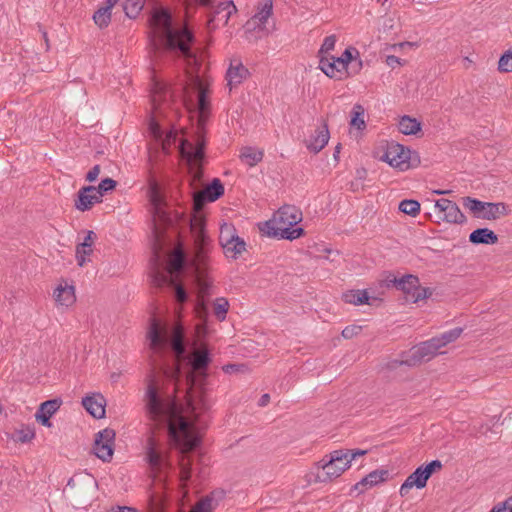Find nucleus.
<instances>
[{"instance_id":"61","label":"nucleus","mask_w":512,"mask_h":512,"mask_svg":"<svg viewBox=\"0 0 512 512\" xmlns=\"http://www.w3.org/2000/svg\"><path fill=\"white\" fill-rule=\"evenodd\" d=\"M189 3L201 5L203 7H213V0H186Z\"/></svg>"},{"instance_id":"2","label":"nucleus","mask_w":512,"mask_h":512,"mask_svg":"<svg viewBox=\"0 0 512 512\" xmlns=\"http://www.w3.org/2000/svg\"><path fill=\"white\" fill-rule=\"evenodd\" d=\"M150 30L149 54L154 66H158L165 55L183 57L186 62L185 83L181 85L184 105L198 111L197 130L193 140L182 138L179 153L189 167L193 182H200L203 176L205 159V124L209 111L208 88L198 74L200 59L191 47L195 42L194 34L187 27H177L172 16L165 9H154L149 18Z\"/></svg>"},{"instance_id":"62","label":"nucleus","mask_w":512,"mask_h":512,"mask_svg":"<svg viewBox=\"0 0 512 512\" xmlns=\"http://www.w3.org/2000/svg\"><path fill=\"white\" fill-rule=\"evenodd\" d=\"M270 401L269 394H263L259 400V406H266Z\"/></svg>"},{"instance_id":"17","label":"nucleus","mask_w":512,"mask_h":512,"mask_svg":"<svg viewBox=\"0 0 512 512\" xmlns=\"http://www.w3.org/2000/svg\"><path fill=\"white\" fill-rule=\"evenodd\" d=\"M146 459L151 469L155 472H160L170 465L168 459L158 450L156 440L153 436L148 439Z\"/></svg>"},{"instance_id":"14","label":"nucleus","mask_w":512,"mask_h":512,"mask_svg":"<svg viewBox=\"0 0 512 512\" xmlns=\"http://www.w3.org/2000/svg\"><path fill=\"white\" fill-rule=\"evenodd\" d=\"M114 440L115 431L113 429L106 428L102 431H99L95 435L93 448L95 455L102 461L109 462L113 456Z\"/></svg>"},{"instance_id":"8","label":"nucleus","mask_w":512,"mask_h":512,"mask_svg":"<svg viewBox=\"0 0 512 512\" xmlns=\"http://www.w3.org/2000/svg\"><path fill=\"white\" fill-rule=\"evenodd\" d=\"M187 265L186 254L182 248H176L165 267V270L156 268L153 274V284L162 287L165 284H175V279H179Z\"/></svg>"},{"instance_id":"54","label":"nucleus","mask_w":512,"mask_h":512,"mask_svg":"<svg viewBox=\"0 0 512 512\" xmlns=\"http://www.w3.org/2000/svg\"><path fill=\"white\" fill-rule=\"evenodd\" d=\"M360 331H361V327H360V326H356V325H353V326H347V327H345V328L342 330V336H343L345 339H351V338H353L355 335H357Z\"/></svg>"},{"instance_id":"25","label":"nucleus","mask_w":512,"mask_h":512,"mask_svg":"<svg viewBox=\"0 0 512 512\" xmlns=\"http://www.w3.org/2000/svg\"><path fill=\"white\" fill-rule=\"evenodd\" d=\"M233 12H236V7L232 1L220 3L214 9L212 17L208 20V27L214 28L216 21H222L223 24H227Z\"/></svg>"},{"instance_id":"20","label":"nucleus","mask_w":512,"mask_h":512,"mask_svg":"<svg viewBox=\"0 0 512 512\" xmlns=\"http://www.w3.org/2000/svg\"><path fill=\"white\" fill-rule=\"evenodd\" d=\"M329 138L328 125L323 121V125L315 130V134L306 140V147L309 151L318 153L327 145Z\"/></svg>"},{"instance_id":"36","label":"nucleus","mask_w":512,"mask_h":512,"mask_svg":"<svg viewBox=\"0 0 512 512\" xmlns=\"http://www.w3.org/2000/svg\"><path fill=\"white\" fill-rule=\"evenodd\" d=\"M146 0H125L123 9L129 18H136L142 11Z\"/></svg>"},{"instance_id":"13","label":"nucleus","mask_w":512,"mask_h":512,"mask_svg":"<svg viewBox=\"0 0 512 512\" xmlns=\"http://www.w3.org/2000/svg\"><path fill=\"white\" fill-rule=\"evenodd\" d=\"M410 154L411 151L408 148L398 143H392L388 145L381 159L400 171H406L411 167Z\"/></svg>"},{"instance_id":"46","label":"nucleus","mask_w":512,"mask_h":512,"mask_svg":"<svg viewBox=\"0 0 512 512\" xmlns=\"http://www.w3.org/2000/svg\"><path fill=\"white\" fill-rule=\"evenodd\" d=\"M93 253V249L91 247H86L83 245H77L76 247V259L77 263L80 267H83L89 259H87L88 256H90Z\"/></svg>"},{"instance_id":"55","label":"nucleus","mask_w":512,"mask_h":512,"mask_svg":"<svg viewBox=\"0 0 512 512\" xmlns=\"http://www.w3.org/2000/svg\"><path fill=\"white\" fill-rule=\"evenodd\" d=\"M494 507L500 509V512H512V495Z\"/></svg>"},{"instance_id":"6","label":"nucleus","mask_w":512,"mask_h":512,"mask_svg":"<svg viewBox=\"0 0 512 512\" xmlns=\"http://www.w3.org/2000/svg\"><path fill=\"white\" fill-rule=\"evenodd\" d=\"M302 220L301 211L292 205H284L263 223H259V230L266 236L277 239L294 240L303 233V228H292Z\"/></svg>"},{"instance_id":"9","label":"nucleus","mask_w":512,"mask_h":512,"mask_svg":"<svg viewBox=\"0 0 512 512\" xmlns=\"http://www.w3.org/2000/svg\"><path fill=\"white\" fill-rule=\"evenodd\" d=\"M441 348L437 344L434 337L430 340L424 341L419 345L412 347L406 358L403 360H393L389 363V368L395 369L400 365L416 366L423 361H429L435 357Z\"/></svg>"},{"instance_id":"56","label":"nucleus","mask_w":512,"mask_h":512,"mask_svg":"<svg viewBox=\"0 0 512 512\" xmlns=\"http://www.w3.org/2000/svg\"><path fill=\"white\" fill-rule=\"evenodd\" d=\"M100 171H101L100 166H99V165H95V166H94V167H92V168L88 171V173L86 174V180H87L88 182H93V181H95V180L98 178V176H99V174H100Z\"/></svg>"},{"instance_id":"48","label":"nucleus","mask_w":512,"mask_h":512,"mask_svg":"<svg viewBox=\"0 0 512 512\" xmlns=\"http://www.w3.org/2000/svg\"><path fill=\"white\" fill-rule=\"evenodd\" d=\"M167 285L174 289V297L178 303L182 304V303L186 302V300L188 298L187 292H186L185 288L181 284L178 283V279H175V284H167Z\"/></svg>"},{"instance_id":"5","label":"nucleus","mask_w":512,"mask_h":512,"mask_svg":"<svg viewBox=\"0 0 512 512\" xmlns=\"http://www.w3.org/2000/svg\"><path fill=\"white\" fill-rule=\"evenodd\" d=\"M151 102L153 116L149 124L150 134L157 142H160L162 150L165 153H169L171 146L177 141V131L170 130L163 137V131L157 119L164 115L165 109L173 103V94L170 88L164 83L155 82L152 89Z\"/></svg>"},{"instance_id":"64","label":"nucleus","mask_w":512,"mask_h":512,"mask_svg":"<svg viewBox=\"0 0 512 512\" xmlns=\"http://www.w3.org/2000/svg\"><path fill=\"white\" fill-rule=\"evenodd\" d=\"M117 2L118 0H107V5L105 7H109V10L111 11Z\"/></svg>"},{"instance_id":"12","label":"nucleus","mask_w":512,"mask_h":512,"mask_svg":"<svg viewBox=\"0 0 512 512\" xmlns=\"http://www.w3.org/2000/svg\"><path fill=\"white\" fill-rule=\"evenodd\" d=\"M219 242L226 257L236 259L246 250L245 241L235 233L232 225L224 224L220 228Z\"/></svg>"},{"instance_id":"24","label":"nucleus","mask_w":512,"mask_h":512,"mask_svg":"<svg viewBox=\"0 0 512 512\" xmlns=\"http://www.w3.org/2000/svg\"><path fill=\"white\" fill-rule=\"evenodd\" d=\"M150 199L155 209L154 221L171 225L172 219L161 208L162 199L156 182L150 185Z\"/></svg>"},{"instance_id":"59","label":"nucleus","mask_w":512,"mask_h":512,"mask_svg":"<svg viewBox=\"0 0 512 512\" xmlns=\"http://www.w3.org/2000/svg\"><path fill=\"white\" fill-rule=\"evenodd\" d=\"M107 512H136V510L128 506H116L112 507Z\"/></svg>"},{"instance_id":"15","label":"nucleus","mask_w":512,"mask_h":512,"mask_svg":"<svg viewBox=\"0 0 512 512\" xmlns=\"http://www.w3.org/2000/svg\"><path fill=\"white\" fill-rule=\"evenodd\" d=\"M435 207L440 213H443L442 219L448 223L462 224L466 221V217L458 205L449 199L442 198L437 200Z\"/></svg>"},{"instance_id":"7","label":"nucleus","mask_w":512,"mask_h":512,"mask_svg":"<svg viewBox=\"0 0 512 512\" xmlns=\"http://www.w3.org/2000/svg\"><path fill=\"white\" fill-rule=\"evenodd\" d=\"M346 454V452L339 449L324 456L316 464L314 481L325 483L341 476L342 473L350 467V464L346 459Z\"/></svg>"},{"instance_id":"11","label":"nucleus","mask_w":512,"mask_h":512,"mask_svg":"<svg viewBox=\"0 0 512 512\" xmlns=\"http://www.w3.org/2000/svg\"><path fill=\"white\" fill-rule=\"evenodd\" d=\"M223 194L224 186L218 178H214L206 188L200 192L195 193L193 197V207L196 213L190 217L189 224L191 225V221L196 217H201L202 221H204V217L200 214V211L204 207L205 203L214 202ZM203 231L205 232V222H203Z\"/></svg>"},{"instance_id":"34","label":"nucleus","mask_w":512,"mask_h":512,"mask_svg":"<svg viewBox=\"0 0 512 512\" xmlns=\"http://www.w3.org/2000/svg\"><path fill=\"white\" fill-rule=\"evenodd\" d=\"M344 301L349 304L362 305L370 304L366 290H352L343 295Z\"/></svg>"},{"instance_id":"19","label":"nucleus","mask_w":512,"mask_h":512,"mask_svg":"<svg viewBox=\"0 0 512 512\" xmlns=\"http://www.w3.org/2000/svg\"><path fill=\"white\" fill-rule=\"evenodd\" d=\"M68 488H76L79 495L95 491L97 482L95 478L88 473L76 474L68 480Z\"/></svg>"},{"instance_id":"60","label":"nucleus","mask_w":512,"mask_h":512,"mask_svg":"<svg viewBox=\"0 0 512 512\" xmlns=\"http://www.w3.org/2000/svg\"><path fill=\"white\" fill-rule=\"evenodd\" d=\"M334 60H335V63H336V66H338V68L342 69V74L343 73H347L348 74V65L344 62V60L341 58V57H334Z\"/></svg>"},{"instance_id":"63","label":"nucleus","mask_w":512,"mask_h":512,"mask_svg":"<svg viewBox=\"0 0 512 512\" xmlns=\"http://www.w3.org/2000/svg\"><path fill=\"white\" fill-rule=\"evenodd\" d=\"M121 376V373L120 372H113L111 375H110V379L112 382H117L118 379L120 378Z\"/></svg>"},{"instance_id":"35","label":"nucleus","mask_w":512,"mask_h":512,"mask_svg":"<svg viewBox=\"0 0 512 512\" xmlns=\"http://www.w3.org/2000/svg\"><path fill=\"white\" fill-rule=\"evenodd\" d=\"M344 62L349 65L353 61L356 62L354 73H358L362 69V60L359 58V51L354 47H348L340 56Z\"/></svg>"},{"instance_id":"21","label":"nucleus","mask_w":512,"mask_h":512,"mask_svg":"<svg viewBox=\"0 0 512 512\" xmlns=\"http://www.w3.org/2000/svg\"><path fill=\"white\" fill-rule=\"evenodd\" d=\"M62 404L61 399L55 398L41 403L35 414L36 420L43 426L50 427V418L55 414Z\"/></svg>"},{"instance_id":"22","label":"nucleus","mask_w":512,"mask_h":512,"mask_svg":"<svg viewBox=\"0 0 512 512\" xmlns=\"http://www.w3.org/2000/svg\"><path fill=\"white\" fill-rule=\"evenodd\" d=\"M82 405L96 419H101L105 416L106 400L99 393L84 397Z\"/></svg>"},{"instance_id":"18","label":"nucleus","mask_w":512,"mask_h":512,"mask_svg":"<svg viewBox=\"0 0 512 512\" xmlns=\"http://www.w3.org/2000/svg\"><path fill=\"white\" fill-rule=\"evenodd\" d=\"M259 11L246 22L247 30L264 29V25L272 14V0H260Z\"/></svg>"},{"instance_id":"51","label":"nucleus","mask_w":512,"mask_h":512,"mask_svg":"<svg viewBox=\"0 0 512 512\" xmlns=\"http://www.w3.org/2000/svg\"><path fill=\"white\" fill-rule=\"evenodd\" d=\"M225 373H244L248 371V367L245 364H227L223 366Z\"/></svg>"},{"instance_id":"26","label":"nucleus","mask_w":512,"mask_h":512,"mask_svg":"<svg viewBox=\"0 0 512 512\" xmlns=\"http://www.w3.org/2000/svg\"><path fill=\"white\" fill-rule=\"evenodd\" d=\"M426 484H427V480L425 479L424 474L419 466L418 468H416V470L413 473H411L406 478V480L401 485L400 491H399L400 495L402 497H404L409 493V491L413 487H416L417 489H422L426 486Z\"/></svg>"},{"instance_id":"49","label":"nucleus","mask_w":512,"mask_h":512,"mask_svg":"<svg viewBox=\"0 0 512 512\" xmlns=\"http://www.w3.org/2000/svg\"><path fill=\"white\" fill-rule=\"evenodd\" d=\"M420 468L424 474L425 479L428 481V479L435 471L442 468V463L440 460H433L426 465H421Z\"/></svg>"},{"instance_id":"37","label":"nucleus","mask_w":512,"mask_h":512,"mask_svg":"<svg viewBox=\"0 0 512 512\" xmlns=\"http://www.w3.org/2000/svg\"><path fill=\"white\" fill-rule=\"evenodd\" d=\"M463 332L462 328H454L450 331L444 332L438 337H434V339L437 341V344L440 348L446 346L447 344L454 342L456 339H458Z\"/></svg>"},{"instance_id":"47","label":"nucleus","mask_w":512,"mask_h":512,"mask_svg":"<svg viewBox=\"0 0 512 512\" xmlns=\"http://www.w3.org/2000/svg\"><path fill=\"white\" fill-rule=\"evenodd\" d=\"M336 41L337 39L335 35L327 36L318 52L319 57L321 58L322 56H326L330 51H332L335 48Z\"/></svg>"},{"instance_id":"44","label":"nucleus","mask_w":512,"mask_h":512,"mask_svg":"<svg viewBox=\"0 0 512 512\" xmlns=\"http://www.w3.org/2000/svg\"><path fill=\"white\" fill-rule=\"evenodd\" d=\"M498 70L503 73L512 71V50L506 51L498 61Z\"/></svg>"},{"instance_id":"3","label":"nucleus","mask_w":512,"mask_h":512,"mask_svg":"<svg viewBox=\"0 0 512 512\" xmlns=\"http://www.w3.org/2000/svg\"><path fill=\"white\" fill-rule=\"evenodd\" d=\"M147 338L155 368H159L167 379L178 380L182 373L181 362L187 358L183 327L161 325L157 319L153 318Z\"/></svg>"},{"instance_id":"40","label":"nucleus","mask_w":512,"mask_h":512,"mask_svg":"<svg viewBox=\"0 0 512 512\" xmlns=\"http://www.w3.org/2000/svg\"><path fill=\"white\" fill-rule=\"evenodd\" d=\"M462 202H463V206L467 209H469L470 211H472L476 217H478V214H482L484 212V209H485V203L486 202H482L478 199H475V198H472V197H464L462 199Z\"/></svg>"},{"instance_id":"23","label":"nucleus","mask_w":512,"mask_h":512,"mask_svg":"<svg viewBox=\"0 0 512 512\" xmlns=\"http://www.w3.org/2000/svg\"><path fill=\"white\" fill-rule=\"evenodd\" d=\"M248 75V69L239 60H232L226 73L227 85L230 90L241 84Z\"/></svg>"},{"instance_id":"1","label":"nucleus","mask_w":512,"mask_h":512,"mask_svg":"<svg viewBox=\"0 0 512 512\" xmlns=\"http://www.w3.org/2000/svg\"><path fill=\"white\" fill-rule=\"evenodd\" d=\"M211 362L206 348L195 351L189 358L190 370L186 373L187 408L184 409L176 399L164 392L153 374L148 377L144 394V411L152 433L165 428L169 439L179 450L180 481L183 486L192 477V459L190 453L200 444L197 432V418L210 409L207 397L206 369Z\"/></svg>"},{"instance_id":"31","label":"nucleus","mask_w":512,"mask_h":512,"mask_svg":"<svg viewBox=\"0 0 512 512\" xmlns=\"http://www.w3.org/2000/svg\"><path fill=\"white\" fill-rule=\"evenodd\" d=\"M319 68L322 70L330 78H338L342 79V76H337V74H342V69L336 66L334 57L322 56L319 60Z\"/></svg>"},{"instance_id":"27","label":"nucleus","mask_w":512,"mask_h":512,"mask_svg":"<svg viewBox=\"0 0 512 512\" xmlns=\"http://www.w3.org/2000/svg\"><path fill=\"white\" fill-rule=\"evenodd\" d=\"M387 470H374L355 484L354 489L363 492L368 487H373L386 480Z\"/></svg>"},{"instance_id":"42","label":"nucleus","mask_w":512,"mask_h":512,"mask_svg":"<svg viewBox=\"0 0 512 512\" xmlns=\"http://www.w3.org/2000/svg\"><path fill=\"white\" fill-rule=\"evenodd\" d=\"M35 436V430L32 427H24L22 429L16 430L13 438L17 442L27 443L31 441Z\"/></svg>"},{"instance_id":"53","label":"nucleus","mask_w":512,"mask_h":512,"mask_svg":"<svg viewBox=\"0 0 512 512\" xmlns=\"http://www.w3.org/2000/svg\"><path fill=\"white\" fill-rule=\"evenodd\" d=\"M195 310L198 317L205 318L207 316L208 309L204 298H198Z\"/></svg>"},{"instance_id":"4","label":"nucleus","mask_w":512,"mask_h":512,"mask_svg":"<svg viewBox=\"0 0 512 512\" xmlns=\"http://www.w3.org/2000/svg\"><path fill=\"white\" fill-rule=\"evenodd\" d=\"M191 233L194 239V255L190 265L195 273L198 298L205 299L211 288V281L206 277L210 239L203 231L201 217H196L191 221Z\"/></svg>"},{"instance_id":"58","label":"nucleus","mask_w":512,"mask_h":512,"mask_svg":"<svg viewBox=\"0 0 512 512\" xmlns=\"http://www.w3.org/2000/svg\"><path fill=\"white\" fill-rule=\"evenodd\" d=\"M386 64L392 68H395L397 65H401L402 63L400 58L394 55H389L386 58Z\"/></svg>"},{"instance_id":"50","label":"nucleus","mask_w":512,"mask_h":512,"mask_svg":"<svg viewBox=\"0 0 512 512\" xmlns=\"http://www.w3.org/2000/svg\"><path fill=\"white\" fill-rule=\"evenodd\" d=\"M116 185H117V182L115 180H113L112 178H105L99 183V185L96 187V189H97V191H99V193H100L99 195L102 198L105 193L114 190Z\"/></svg>"},{"instance_id":"57","label":"nucleus","mask_w":512,"mask_h":512,"mask_svg":"<svg viewBox=\"0 0 512 512\" xmlns=\"http://www.w3.org/2000/svg\"><path fill=\"white\" fill-rule=\"evenodd\" d=\"M96 239V234L93 232V231H88L87 234H86V237L84 238V241L82 243H80L79 245H83V246H86V247H91L93 246L94 244V241Z\"/></svg>"},{"instance_id":"38","label":"nucleus","mask_w":512,"mask_h":512,"mask_svg":"<svg viewBox=\"0 0 512 512\" xmlns=\"http://www.w3.org/2000/svg\"><path fill=\"white\" fill-rule=\"evenodd\" d=\"M93 20L100 28H105L111 21V11L109 7L99 8L93 15Z\"/></svg>"},{"instance_id":"33","label":"nucleus","mask_w":512,"mask_h":512,"mask_svg":"<svg viewBox=\"0 0 512 512\" xmlns=\"http://www.w3.org/2000/svg\"><path fill=\"white\" fill-rule=\"evenodd\" d=\"M240 159L250 167L255 166L263 159V152L252 147H244L240 153Z\"/></svg>"},{"instance_id":"41","label":"nucleus","mask_w":512,"mask_h":512,"mask_svg":"<svg viewBox=\"0 0 512 512\" xmlns=\"http://www.w3.org/2000/svg\"><path fill=\"white\" fill-rule=\"evenodd\" d=\"M363 116L364 108L359 104L355 105L353 107V116L351 118L350 125L356 127L359 130L364 129L366 124Z\"/></svg>"},{"instance_id":"32","label":"nucleus","mask_w":512,"mask_h":512,"mask_svg":"<svg viewBox=\"0 0 512 512\" xmlns=\"http://www.w3.org/2000/svg\"><path fill=\"white\" fill-rule=\"evenodd\" d=\"M421 130V123L410 116L404 115L399 121V131L404 135H415Z\"/></svg>"},{"instance_id":"45","label":"nucleus","mask_w":512,"mask_h":512,"mask_svg":"<svg viewBox=\"0 0 512 512\" xmlns=\"http://www.w3.org/2000/svg\"><path fill=\"white\" fill-rule=\"evenodd\" d=\"M213 497L206 496L202 498L190 512H211L214 508Z\"/></svg>"},{"instance_id":"52","label":"nucleus","mask_w":512,"mask_h":512,"mask_svg":"<svg viewBox=\"0 0 512 512\" xmlns=\"http://www.w3.org/2000/svg\"><path fill=\"white\" fill-rule=\"evenodd\" d=\"M343 452H346V459L350 464L352 460H354L358 456H363L367 453V450L361 449H342Z\"/></svg>"},{"instance_id":"10","label":"nucleus","mask_w":512,"mask_h":512,"mask_svg":"<svg viewBox=\"0 0 512 512\" xmlns=\"http://www.w3.org/2000/svg\"><path fill=\"white\" fill-rule=\"evenodd\" d=\"M392 283L396 289L406 295V300L412 303L424 300L432 295L430 288L420 286L419 278L416 275L407 274L401 278H394Z\"/></svg>"},{"instance_id":"29","label":"nucleus","mask_w":512,"mask_h":512,"mask_svg":"<svg viewBox=\"0 0 512 512\" xmlns=\"http://www.w3.org/2000/svg\"><path fill=\"white\" fill-rule=\"evenodd\" d=\"M55 301L61 306H71L76 301L75 288L72 285H59L54 291Z\"/></svg>"},{"instance_id":"16","label":"nucleus","mask_w":512,"mask_h":512,"mask_svg":"<svg viewBox=\"0 0 512 512\" xmlns=\"http://www.w3.org/2000/svg\"><path fill=\"white\" fill-rule=\"evenodd\" d=\"M95 186H84L78 191V197L75 200V207L79 211L90 210L95 203L102 202V198L99 195Z\"/></svg>"},{"instance_id":"30","label":"nucleus","mask_w":512,"mask_h":512,"mask_svg":"<svg viewBox=\"0 0 512 512\" xmlns=\"http://www.w3.org/2000/svg\"><path fill=\"white\" fill-rule=\"evenodd\" d=\"M472 244L493 245L498 242V236L488 228H478L469 235Z\"/></svg>"},{"instance_id":"39","label":"nucleus","mask_w":512,"mask_h":512,"mask_svg":"<svg viewBox=\"0 0 512 512\" xmlns=\"http://www.w3.org/2000/svg\"><path fill=\"white\" fill-rule=\"evenodd\" d=\"M399 210L404 214L415 217L420 212V203L416 200L405 199L400 202Z\"/></svg>"},{"instance_id":"43","label":"nucleus","mask_w":512,"mask_h":512,"mask_svg":"<svg viewBox=\"0 0 512 512\" xmlns=\"http://www.w3.org/2000/svg\"><path fill=\"white\" fill-rule=\"evenodd\" d=\"M229 303L226 298H217L214 303V314L218 320L222 321L226 318Z\"/></svg>"},{"instance_id":"28","label":"nucleus","mask_w":512,"mask_h":512,"mask_svg":"<svg viewBox=\"0 0 512 512\" xmlns=\"http://www.w3.org/2000/svg\"><path fill=\"white\" fill-rule=\"evenodd\" d=\"M485 209L482 214H478V218L485 220H496L501 216H506L509 213L508 206L505 203H485Z\"/></svg>"}]
</instances>
